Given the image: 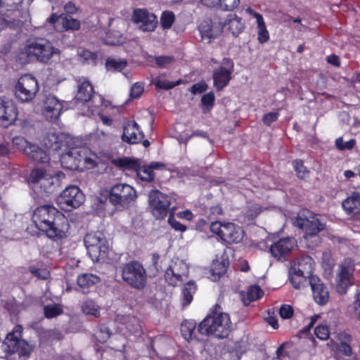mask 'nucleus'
<instances>
[{"mask_svg":"<svg viewBox=\"0 0 360 360\" xmlns=\"http://www.w3.org/2000/svg\"><path fill=\"white\" fill-rule=\"evenodd\" d=\"M297 248V242L295 238L285 237L273 242L269 247L271 255L278 261L287 260L288 256Z\"/></svg>","mask_w":360,"mask_h":360,"instance_id":"16","label":"nucleus"},{"mask_svg":"<svg viewBox=\"0 0 360 360\" xmlns=\"http://www.w3.org/2000/svg\"><path fill=\"white\" fill-rule=\"evenodd\" d=\"M210 230L228 243H238L244 238L242 227L231 222L214 221L210 224Z\"/></svg>","mask_w":360,"mask_h":360,"instance_id":"9","label":"nucleus"},{"mask_svg":"<svg viewBox=\"0 0 360 360\" xmlns=\"http://www.w3.org/2000/svg\"><path fill=\"white\" fill-rule=\"evenodd\" d=\"M99 281V277L93 274H83L77 278V284L83 290L94 285Z\"/></svg>","mask_w":360,"mask_h":360,"instance_id":"34","label":"nucleus"},{"mask_svg":"<svg viewBox=\"0 0 360 360\" xmlns=\"http://www.w3.org/2000/svg\"><path fill=\"white\" fill-rule=\"evenodd\" d=\"M262 211L263 209L260 205L254 204L248 207L245 214L248 219L251 221L256 218Z\"/></svg>","mask_w":360,"mask_h":360,"instance_id":"52","label":"nucleus"},{"mask_svg":"<svg viewBox=\"0 0 360 360\" xmlns=\"http://www.w3.org/2000/svg\"><path fill=\"white\" fill-rule=\"evenodd\" d=\"M257 28L258 41L260 44L267 42L269 40L270 36L264 19L257 22Z\"/></svg>","mask_w":360,"mask_h":360,"instance_id":"43","label":"nucleus"},{"mask_svg":"<svg viewBox=\"0 0 360 360\" xmlns=\"http://www.w3.org/2000/svg\"><path fill=\"white\" fill-rule=\"evenodd\" d=\"M309 277L307 275H300L298 274H292L289 271V278L295 288H300L302 286L303 283L306 281V278Z\"/></svg>","mask_w":360,"mask_h":360,"instance_id":"50","label":"nucleus"},{"mask_svg":"<svg viewBox=\"0 0 360 360\" xmlns=\"http://www.w3.org/2000/svg\"><path fill=\"white\" fill-rule=\"evenodd\" d=\"M63 135L58 136L55 133L49 134L43 139V144L49 150H58L62 146Z\"/></svg>","mask_w":360,"mask_h":360,"instance_id":"35","label":"nucleus"},{"mask_svg":"<svg viewBox=\"0 0 360 360\" xmlns=\"http://www.w3.org/2000/svg\"><path fill=\"white\" fill-rule=\"evenodd\" d=\"M353 309L354 315L360 320V290L355 295Z\"/></svg>","mask_w":360,"mask_h":360,"instance_id":"64","label":"nucleus"},{"mask_svg":"<svg viewBox=\"0 0 360 360\" xmlns=\"http://www.w3.org/2000/svg\"><path fill=\"white\" fill-rule=\"evenodd\" d=\"M313 297L316 302L325 304L329 300V292L320 280L312 278L310 281Z\"/></svg>","mask_w":360,"mask_h":360,"instance_id":"26","label":"nucleus"},{"mask_svg":"<svg viewBox=\"0 0 360 360\" xmlns=\"http://www.w3.org/2000/svg\"><path fill=\"white\" fill-rule=\"evenodd\" d=\"M18 117L15 104L10 99L0 98V120L13 122Z\"/></svg>","mask_w":360,"mask_h":360,"instance_id":"25","label":"nucleus"},{"mask_svg":"<svg viewBox=\"0 0 360 360\" xmlns=\"http://www.w3.org/2000/svg\"><path fill=\"white\" fill-rule=\"evenodd\" d=\"M315 334L321 340H328L330 335L328 327L326 325H319L315 328Z\"/></svg>","mask_w":360,"mask_h":360,"instance_id":"53","label":"nucleus"},{"mask_svg":"<svg viewBox=\"0 0 360 360\" xmlns=\"http://www.w3.org/2000/svg\"><path fill=\"white\" fill-rule=\"evenodd\" d=\"M354 271L355 262L352 259H345L339 264L335 278L336 290L339 294L345 295L354 285Z\"/></svg>","mask_w":360,"mask_h":360,"instance_id":"11","label":"nucleus"},{"mask_svg":"<svg viewBox=\"0 0 360 360\" xmlns=\"http://www.w3.org/2000/svg\"><path fill=\"white\" fill-rule=\"evenodd\" d=\"M84 244L87 252L93 262H98L107 257L109 243L101 232H91L86 235Z\"/></svg>","mask_w":360,"mask_h":360,"instance_id":"5","label":"nucleus"},{"mask_svg":"<svg viewBox=\"0 0 360 360\" xmlns=\"http://www.w3.org/2000/svg\"><path fill=\"white\" fill-rule=\"evenodd\" d=\"M132 22L142 32H151L157 27L158 17L146 8H136L133 11Z\"/></svg>","mask_w":360,"mask_h":360,"instance_id":"17","label":"nucleus"},{"mask_svg":"<svg viewBox=\"0 0 360 360\" xmlns=\"http://www.w3.org/2000/svg\"><path fill=\"white\" fill-rule=\"evenodd\" d=\"M198 29L202 39L208 40V42L218 38L223 33L222 23L218 20L205 19L200 22Z\"/></svg>","mask_w":360,"mask_h":360,"instance_id":"19","label":"nucleus"},{"mask_svg":"<svg viewBox=\"0 0 360 360\" xmlns=\"http://www.w3.org/2000/svg\"><path fill=\"white\" fill-rule=\"evenodd\" d=\"M116 164L124 169L136 172L139 169V162L136 159L124 158L117 160Z\"/></svg>","mask_w":360,"mask_h":360,"instance_id":"42","label":"nucleus"},{"mask_svg":"<svg viewBox=\"0 0 360 360\" xmlns=\"http://www.w3.org/2000/svg\"><path fill=\"white\" fill-rule=\"evenodd\" d=\"M63 312L62 306L60 304H49L44 307V314L48 319L53 318Z\"/></svg>","mask_w":360,"mask_h":360,"instance_id":"46","label":"nucleus"},{"mask_svg":"<svg viewBox=\"0 0 360 360\" xmlns=\"http://www.w3.org/2000/svg\"><path fill=\"white\" fill-rule=\"evenodd\" d=\"M137 176L143 181H151L153 180L154 174L151 170V167H149L148 165L140 167L139 165V169L136 171Z\"/></svg>","mask_w":360,"mask_h":360,"instance_id":"45","label":"nucleus"},{"mask_svg":"<svg viewBox=\"0 0 360 360\" xmlns=\"http://www.w3.org/2000/svg\"><path fill=\"white\" fill-rule=\"evenodd\" d=\"M156 64L160 68H167L169 65L172 64L174 59L172 56H162L155 57Z\"/></svg>","mask_w":360,"mask_h":360,"instance_id":"55","label":"nucleus"},{"mask_svg":"<svg viewBox=\"0 0 360 360\" xmlns=\"http://www.w3.org/2000/svg\"><path fill=\"white\" fill-rule=\"evenodd\" d=\"M314 262L307 255L300 256L293 259L290 263V272L300 275L310 276L314 271Z\"/></svg>","mask_w":360,"mask_h":360,"instance_id":"23","label":"nucleus"},{"mask_svg":"<svg viewBox=\"0 0 360 360\" xmlns=\"http://www.w3.org/2000/svg\"><path fill=\"white\" fill-rule=\"evenodd\" d=\"M26 155L32 160L42 164L48 163L50 160L49 154L34 144L26 150Z\"/></svg>","mask_w":360,"mask_h":360,"instance_id":"32","label":"nucleus"},{"mask_svg":"<svg viewBox=\"0 0 360 360\" xmlns=\"http://www.w3.org/2000/svg\"><path fill=\"white\" fill-rule=\"evenodd\" d=\"M221 22L223 32H229L234 37H238L245 27L242 18L233 13L229 14Z\"/></svg>","mask_w":360,"mask_h":360,"instance_id":"24","label":"nucleus"},{"mask_svg":"<svg viewBox=\"0 0 360 360\" xmlns=\"http://www.w3.org/2000/svg\"><path fill=\"white\" fill-rule=\"evenodd\" d=\"M176 16L171 11H165L161 13L160 24L163 30H169L175 22Z\"/></svg>","mask_w":360,"mask_h":360,"instance_id":"39","label":"nucleus"},{"mask_svg":"<svg viewBox=\"0 0 360 360\" xmlns=\"http://www.w3.org/2000/svg\"><path fill=\"white\" fill-rule=\"evenodd\" d=\"M197 290L196 285L193 281L188 282L182 290L183 304L188 305L191 304L193 299V295Z\"/></svg>","mask_w":360,"mask_h":360,"instance_id":"38","label":"nucleus"},{"mask_svg":"<svg viewBox=\"0 0 360 360\" xmlns=\"http://www.w3.org/2000/svg\"><path fill=\"white\" fill-rule=\"evenodd\" d=\"M39 90L37 79L30 74L19 77L15 85V98L21 103H29L34 100Z\"/></svg>","mask_w":360,"mask_h":360,"instance_id":"7","label":"nucleus"},{"mask_svg":"<svg viewBox=\"0 0 360 360\" xmlns=\"http://www.w3.org/2000/svg\"><path fill=\"white\" fill-rule=\"evenodd\" d=\"M196 331V322L193 320L184 321L181 325V333L187 342L198 341L200 338Z\"/></svg>","mask_w":360,"mask_h":360,"instance_id":"29","label":"nucleus"},{"mask_svg":"<svg viewBox=\"0 0 360 360\" xmlns=\"http://www.w3.org/2000/svg\"><path fill=\"white\" fill-rule=\"evenodd\" d=\"M215 96L213 92H209L203 95L201 99L202 105L210 110L214 105Z\"/></svg>","mask_w":360,"mask_h":360,"instance_id":"57","label":"nucleus"},{"mask_svg":"<svg viewBox=\"0 0 360 360\" xmlns=\"http://www.w3.org/2000/svg\"><path fill=\"white\" fill-rule=\"evenodd\" d=\"M355 144V141L354 139H350L348 141L344 142L342 138L340 137L336 139L335 145L338 148L341 150H350L352 149Z\"/></svg>","mask_w":360,"mask_h":360,"instance_id":"58","label":"nucleus"},{"mask_svg":"<svg viewBox=\"0 0 360 360\" xmlns=\"http://www.w3.org/2000/svg\"><path fill=\"white\" fill-rule=\"evenodd\" d=\"M323 266L327 269H332L335 264L334 259L330 252H324L323 254Z\"/></svg>","mask_w":360,"mask_h":360,"instance_id":"63","label":"nucleus"},{"mask_svg":"<svg viewBox=\"0 0 360 360\" xmlns=\"http://www.w3.org/2000/svg\"><path fill=\"white\" fill-rule=\"evenodd\" d=\"M207 89V85L205 82H200L197 84H193L191 89V92L195 95L200 94L205 92Z\"/></svg>","mask_w":360,"mask_h":360,"instance_id":"61","label":"nucleus"},{"mask_svg":"<svg viewBox=\"0 0 360 360\" xmlns=\"http://www.w3.org/2000/svg\"><path fill=\"white\" fill-rule=\"evenodd\" d=\"M64 108V101L59 100L53 95L47 96L35 110L39 112L46 120L55 122L60 117Z\"/></svg>","mask_w":360,"mask_h":360,"instance_id":"13","label":"nucleus"},{"mask_svg":"<svg viewBox=\"0 0 360 360\" xmlns=\"http://www.w3.org/2000/svg\"><path fill=\"white\" fill-rule=\"evenodd\" d=\"M27 181L30 184H41L44 188L49 187L53 184V176L47 174L42 168H35L30 172Z\"/></svg>","mask_w":360,"mask_h":360,"instance_id":"28","label":"nucleus"},{"mask_svg":"<svg viewBox=\"0 0 360 360\" xmlns=\"http://www.w3.org/2000/svg\"><path fill=\"white\" fill-rule=\"evenodd\" d=\"M96 113H98V116L100 117L102 122L103 124L106 126H111L112 124V117L110 116L109 115H106L104 112H99L97 109H92L91 111V115H94Z\"/></svg>","mask_w":360,"mask_h":360,"instance_id":"59","label":"nucleus"},{"mask_svg":"<svg viewBox=\"0 0 360 360\" xmlns=\"http://www.w3.org/2000/svg\"><path fill=\"white\" fill-rule=\"evenodd\" d=\"M47 21L52 24L56 30L61 32L63 30H77L80 27V22L64 15H57L53 13Z\"/></svg>","mask_w":360,"mask_h":360,"instance_id":"22","label":"nucleus"},{"mask_svg":"<svg viewBox=\"0 0 360 360\" xmlns=\"http://www.w3.org/2000/svg\"><path fill=\"white\" fill-rule=\"evenodd\" d=\"M127 65V60L120 58H108L105 62V68L108 71L115 72H120Z\"/></svg>","mask_w":360,"mask_h":360,"instance_id":"36","label":"nucleus"},{"mask_svg":"<svg viewBox=\"0 0 360 360\" xmlns=\"http://www.w3.org/2000/svg\"><path fill=\"white\" fill-rule=\"evenodd\" d=\"M93 92L94 89L91 84L88 81L84 80L79 84L75 98L82 102H87L91 99Z\"/></svg>","mask_w":360,"mask_h":360,"instance_id":"33","label":"nucleus"},{"mask_svg":"<svg viewBox=\"0 0 360 360\" xmlns=\"http://www.w3.org/2000/svg\"><path fill=\"white\" fill-rule=\"evenodd\" d=\"M78 60L82 63H94L96 60L95 53L85 49H79L77 52Z\"/></svg>","mask_w":360,"mask_h":360,"instance_id":"47","label":"nucleus"},{"mask_svg":"<svg viewBox=\"0 0 360 360\" xmlns=\"http://www.w3.org/2000/svg\"><path fill=\"white\" fill-rule=\"evenodd\" d=\"M61 51L44 39H30L22 44L18 58L24 63L39 61L47 63L54 56H60Z\"/></svg>","mask_w":360,"mask_h":360,"instance_id":"2","label":"nucleus"},{"mask_svg":"<svg viewBox=\"0 0 360 360\" xmlns=\"http://www.w3.org/2000/svg\"><path fill=\"white\" fill-rule=\"evenodd\" d=\"M232 329L229 315L224 312H213L199 324L198 332L202 335H212L222 339L228 337Z\"/></svg>","mask_w":360,"mask_h":360,"instance_id":"4","label":"nucleus"},{"mask_svg":"<svg viewBox=\"0 0 360 360\" xmlns=\"http://www.w3.org/2000/svg\"><path fill=\"white\" fill-rule=\"evenodd\" d=\"M229 265L228 256L225 254H222L219 257L214 259L210 269L211 279L214 281L219 280L226 272Z\"/></svg>","mask_w":360,"mask_h":360,"instance_id":"27","label":"nucleus"},{"mask_svg":"<svg viewBox=\"0 0 360 360\" xmlns=\"http://www.w3.org/2000/svg\"><path fill=\"white\" fill-rule=\"evenodd\" d=\"M136 198V190L127 184H117L110 188L109 201L119 208L129 207Z\"/></svg>","mask_w":360,"mask_h":360,"instance_id":"8","label":"nucleus"},{"mask_svg":"<svg viewBox=\"0 0 360 360\" xmlns=\"http://www.w3.org/2000/svg\"><path fill=\"white\" fill-rule=\"evenodd\" d=\"M85 201V195L77 186H67L57 197L56 203L60 210L69 212L80 207Z\"/></svg>","mask_w":360,"mask_h":360,"instance_id":"10","label":"nucleus"},{"mask_svg":"<svg viewBox=\"0 0 360 360\" xmlns=\"http://www.w3.org/2000/svg\"><path fill=\"white\" fill-rule=\"evenodd\" d=\"M80 158H82V168L80 171L84 169H89L94 167L98 162V157L97 155L92 153L89 148L88 152L85 153V154H82L80 155Z\"/></svg>","mask_w":360,"mask_h":360,"instance_id":"37","label":"nucleus"},{"mask_svg":"<svg viewBox=\"0 0 360 360\" xmlns=\"http://www.w3.org/2000/svg\"><path fill=\"white\" fill-rule=\"evenodd\" d=\"M22 333V327L17 325L8 333L2 344L3 349L6 353H18L19 356H28L31 354L32 347L21 338Z\"/></svg>","mask_w":360,"mask_h":360,"instance_id":"6","label":"nucleus"},{"mask_svg":"<svg viewBox=\"0 0 360 360\" xmlns=\"http://www.w3.org/2000/svg\"><path fill=\"white\" fill-rule=\"evenodd\" d=\"M181 82V80H178L176 82H172L167 79H161L160 77L155 79L154 80V84L156 88L162 89H170L176 85L179 84Z\"/></svg>","mask_w":360,"mask_h":360,"instance_id":"49","label":"nucleus"},{"mask_svg":"<svg viewBox=\"0 0 360 360\" xmlns=\"http://www.w3.org/2000/svg\"><path fill=\"white\" fill-rule=\"evenodd\" d=\"M103 40L106 44L120 45L124 42V38L120 31H110L106 33Z\"/></svg>","mask_w":360,"mask_h":360,"instance_id":"41","label":"nucleus"},{"mask_svg":"<svg viewBox=\"0 0 360 360\" xmlns=\"http://www.w3.org/2000/svg\"><path fill=\"white\" fill-rule=\"evenodd\" d=\"M342 207L348 214H354L360 209V189L354 191L342 202Z\"/></svg>","mask_w":360,"mask_h":360,"instance_id":"30","label":"nucleus"},{"mask_svg":"<svg viewBox=\"0 0 360 360\" xmlns=\"http://www.w3.org/2000/svg\"><path fill=\"white\" fill-rule=\"evenodd\" d=\"M13 145L18 150L23 151L26 154V150L30 148L32 143L27 142L24 138L17 136L13 139Z\"/></svg>","mask_w":360,"mask_h":360,"instance_id":"51","label":"nucleus"},{"mask_svg":"<svg viewBox=\"0 0 360 360\" xmlns=\"http://www.w3.org/2000/svg\"><path fill=\"white\" fill-rule=\"evenodd\" d=\"M188 276V266L187 264L179 259L171 261L165 274L166 282L172 286L181 285Z\"/></svg>","mask_w":360,"mask_h":360,"instance_id":"14","label":"nucleus"},{"mask_svg":"<svg viewBox=\"0 0 360 360\" xmlns=\"http://www.w3.org/2000/svg\"><path fill=\"white\" fill-rule=\"evenodd\" d=\"M234 63L229 58H224L221 65L213 71L212 78L214 86L217 90H221L228 85L231 79Z\"/></svg>","mask_w":360,"mask_h":360,"instance_id":"18","label":"nucleus"},{"mask_svg":"<svg viewBox=\"0 0 360 360\" xmlns=\"http://www.w3.org/2000/svg\"><path fill=\"white\" fill-rule=\"evenodd\" d=\"M293 224L304 231L303 238L308 248H313L321 242L319 233L325 229L326 224L317 214L303 209L297 213Z\"/></svg>","mask_w":360,"mask_h":360,"instance_id":"3","label":"nucleus"},{"mask_svg":"<svg viewBox=\"0 0 360 360\" xmlns=\"http://www.w3.org/2000/svg\"><path fill=\"white\" fill-rule=\"evenodd\" d=\"M240 2V0H220L218 8L222 11H232L239 6Z\"/></svg>","mask_w":360,"mask_h":360,"instance_id":"48","label":"nucleus"},{"mask_svg":"<svg viewBox=\"0 0 360 360\" xmlns=\"http://www.w3.org/2000/svg\"><path fill=\"white\" fill-rule=\"evenodd\" d=\"M88 152V148H72L60 157L61 165L63 168L70 170H79L82 168V158L80 155Z\"/></svg>","mask_w":360,"mask_h":360,"instance_id":"20","label":"nucleus"},{"mask_svg":"<svg viewBox=\"0 0 360 360\" xmlns=\"http://www.w3.org/2000/svg\"><path fill=\"white\" fill-rule=\"evenodd\" d=\"M143 91V84L141 82H136L131 86L130 97L131 98H137L141 96Z\"/></svg>","mask_w":360,"mask_h":360,"instance_id":"54","label":"nucleus"},{"mask_svg":"<svg viewBox=\"0 0 360 360\" xmlns=\"http://www.w3.org/2000/svg\"><path fill=\"white\" fill-rule=\"evenodd\" d=\"M264 295V291L258 285H250L246 292H240V297L245 305L250 302L262 298Z\"/></svg>","mask_w":360,"mask_h":360,"instance_id":"31","label":"nucleus"},{"mask_svg":"<svg viewBox=\"0 0 360 360\" xmlns=\"http://www.w3.org/2000/svg\"><path fill=\"white\" fill-rule=\"evenodd\" d=\"M124 324L127 329L131 333L137 331L140 326L139 321L135 317L129 318L128 321L124 322Z\"/></svg>","mask_w":360,"mask_h":360,"instance_id":"62","label":"nucleus"},{"mask_svg":"<svg viewBox=\"0 0 360 360\" xmlns=\"http://www.w3.org/2000/svg\"><path fill=\"white\" fill-rule=\"evenodd\" d=\"M168 223L173 229L177 231L184 232L187 229L185 225L178 221L173 215L169 216Z\"/></svg>","mask_w":360,"mask_h":360,"instance_id":"60","label":"nucleus"},{"mask_svg":"<svg viewBox=\"0 0 360 360\" xmlns=\"http://www.w3.org/2000/svg\"><path fill=\"white\" fill-rule=\"evenodd\" d=\"M98 101L101 103V110L99 112H104L106 115H109L110 116H115L119 111V109L112 105L108 101L103 100L101 96L98 97Z\"/></svg>","mask_w":360,"mask_h":360,"instance_id":"44","label":"nucleus"},{"mask_svg":"<svg viewBox=\"0 0 360 360\" xmlns=\"http://www.w3.org/2000/svg\"><path fill=\"white\" fill-rule=\"evenodd\" d=\"M32 221L39 231L53 241L61 240L69 236V220L54 206L37 207L32 214Z\"/></svg>","mask_w":360,"mask_h":360,"instance_id":"1","label":"nucleus"},{"mask_svg":"<svg viewBox=\"0 0 360 360\" xmlns=\"http://www.w3.org/2000/svg\"><path fill=\"white\" fill-rule=\"evenodd\" d=\"M293 167L300 178L306 177L308 174L307 168L304 166L302 160H296L293 162Z\"/></svg>","mask_w":360,"mask_h":360,"instance_id":"56","label":"nucleus"},{"mask_svg":"<svg viewBox=\"0 0 360 360\" xmlns=\"http://www.w3.org/2000/svg\"><path fill=\"white\" fill-rule=\"evenodd\" d=\"M144 137L143 132L139 124L134 120L126 121L123 124V134L122 139L129 144L139 143Z\"/></svg>","mask_w":360,"mask_h":360,"instance_id":"21","label":"nucleus"},{"mask_svg":"<svg viewBox=\"0 0 360 360\" xmlns=\"http://www.w3.org/2000/svg\"><path fill=\"white\" fill-rule=\"evenodd\" d=\"M100 307L92 300L85 301L82 306L83 313L95 317L100 316Z\"/></svg>","mask_w":360,"mask_h":360,"instance_id":"40","label":"nucleus"},{"mask_svg":"<svg viewBox=\"0 0 360 360\" xmlns=\"http://www.w3.org/2000/svg\"><path fill=\"white\" fill-rule=\"evenodd\" d=\"M148 205L152 214L158 219H164L168 214L171 198L158 190L150 192Z\"/></svg>","mask_w":360,"mask_h":360,"instance_id":"15","label":"nucleus"},{"mask_svg":"<svg viewBox=\"0 0 360 360\" xmlns=\"http://www.w3.org/2000/svg\"><path fill=\"white\" fill-rule=\"evenodd\" d=\"M122 278L134 288H143L146 282V273L143 266L136 262L126 264L122 269Z\"/></svg>","mask_w":360,"mask_h":360,"instance_id":"12","label":"nucleus"}]
</instances>
